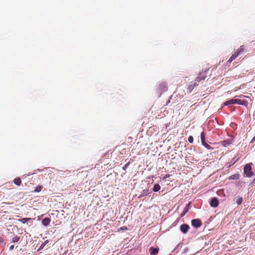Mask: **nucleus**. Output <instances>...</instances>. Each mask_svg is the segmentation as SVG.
Returning a JSON list of instances; mask_svg holds the SVG:
<instances>
[{"mask_svg": "<svg viewBox=\"0 0 255 255\" xmlns=\"http://www.w3.org/2000/svg\"><path fill=\"white\" fill-rule=\"evenodd\" d=\"M207 77V71H205L202 72H200L197 78H196L195 82L193 84H191L189 85V92L191 93L194 88L198 85V83L203 80H204Z\"/></svg>", "mask_w": 255, "mask_h": 255, "instance_id": "nucleus-1", "label": "nucleus"}, {"mask_svg": "<svg viewBox=\"0 0 255 255\" xmlns=\"http://www.w3.org/2000/svg\"><path fill=\"white\" fill-rule=\"evenodd\" d=\"M245 174L247 177H250L253 175V172L252 171V167L250 164H247L244 168Z\"/></svg>", "mask_w": 255, "mask_h": 255, "instance_id": "nucleus-2", "label": "nucleus"}, {"mask_svg": "<svg viewBox=\"0 0 255 255\" xmlns=\"http://www.w3.org/2000/svg\"><path fill=\"white\" fill-rule=\"evenodd\" d=\"M192 225L195 228H199L202 225V222L200 219H193L191 221Z\"/></svg>", "mask_w": 255, "mask_h": 255, "instance_id": "nucleus-3", "label": "nucleus"}, {"mask_svg": "<svg viewBox=\"0 0 255 255\" xmlns=\"http://www.w3.org/2000/svg\"><path fill=\"white\" fill-rule=\"evenodd\" d=\"M158 89L161 92H164L168 90V87L166 83H162L159 85Z\"/></svg>", "mask_w": 255, "mask_h": 255, "instance_id": "nucleus-4", "label": "nucleus"}, {"mask_svg": "<svg viewBox=\"0 0 255 255\" xmlns=\"http://www.w3.org/2000/svg\"><path fill=\"white\" fill-rule=\"evenodd\" d=\"M190 227L188 224H184L181 225L180 230L183 234H186L189 229Z\"/></svg>", "mask_w": 255, "mask_h": 255, "instance_id": "nucleus-5", "label": "nucleus"}, {"mask_svg": "<svg viewBox=\"0 0 255 255\" xmlns=\"http://www.w3.org/2000/svg\"><path fill=\"white\" fill-rule=\"evenodd\" d=\"M210 206L212 207L216 208L218 206L219 202L216 198H213L210 202Z\"/></svg>", "mask_w": 255, "mask_h": 255, "instance_id": "nucleus-6", "label": "nucleus"}, {"mask_svg": "<svg viewBox=\"0 0 255 255\" xmlns=\"http://www.w3.org/2000/svg\"><path fill=\"white\" fill-rule=\"evenodd\" d=\"M233 141V137L232 136H230L229 135H227V138L224 140V146H226V145H229Z\"/></svg>", "mask_w": 255, "mask_h": 255, "instance_id": "nucleus-7", "label": "nucleus"}, {"mask_svg": "<svg viewBox=\"0 0 255 255\" xmlns=\"http://www.w3.org/2000/svg\"><path fill=\"white\" fill-rule=\"evenodd\" d=\"M150 255H156L158 253L159 249L151 247L149 249Z\"/></svg>", "mask_w": 255, "mask_h": 255, "instance_id": "nucleus-8", "label": "nucleus"}, {"mask_svg": "<svg viewBox=\"0 0 255 255\" xmlns=\"http://www.w3.org/2000/svg\"><path fill=\"white\" fill-rule=\"evenodd\" d=\"M236 104L247 106L248 104V102L246 100H242L240 99H236Z\"/></svg>", "mask_w": 255, "mask_h": 255, "instance_id": "nucleus-9", "label": "nucleus"}, {"mask_svg": "<svg viewBox=\"0 0 255 255\" xmlns=\"http://www.w3.org/2000/svg\"><path fill=\"white\" fill-rule=\"evenodd\" d=\"M51 222V220L49 218H45L42 221V223L44 226H48Z\"/></svg>", "mask_w": 255, "mask_h": 255, "instance_id": "nucleus-10", "label": "nucleus"}, {"mask_svg": "<svg viewBox=\"0 0 255 255\" xmlns=\"http://www.w3.org/2000/svg\"><path fill=\"white\" fill-rule=\"evenodd\" d=\"M189 209V204L185 206V207L184 208L181 214V217H182L185 216V215L187 213V212L188 211Z\"/></svg>", "mask_w": 255, "mask_h": 255, "instance_id": "nucleus-11", "label": "nucleus"}, {"mask_svg": "<svg viewBox=\"0 0 255 255\" xmlns=\"http://www.w3.org/2000/svg\"><path fill=\"white\" fill-rule=\"evenodd\" d=\"M236 102V99L230 100L226 102L225 103H224V106H228L229 105L235 104Z\"/></svg>", "mask_w": 255, "mask_h": 255, "instance_id": "nucleus-12", "label": "nucleus"}, {"mask_svg": "<svg viewBox=\"0 0 255 255\" xmlns=\"http://www.w3.org/2000/svg\"><path fill=\"white\" fill-rule=\"evenodd\" d=\"M13 182L15 185L19 186L21 183V180L20 178L17 177L16 178H15L13 180Z\"/></svg>", "mask_w": 255, "mask_h": 255, "instance_id": "nucleus-13", "label": "nucleus"}, {"mask_svg": "<svg viewBox=\"0 0 255 255\" xmlns=\"http://www.w3.org/2000/svg\"><path fill=\"white\" fill-rule=\"evenodd\" d=\"M238 55H239V53H235L230 58V59H229L228 62H231L238 56Z\"/></svg>", "mask_w": 255, "mask_h": 255, "instance_id": "nucleus-14", "label": "nucleus"}, {"mask_svg": "<svg viewBox=\"0 0 255 255\" xmlns=\"http://www.w3.org/2000/svg\"><path fill=\"white\" fill-rule=\"evenodd\" d=\"M201 143L202 144L206 142H205V134L204 132H202L201 133Z\"/></svg>", "mask_w": 255, "mask_h": 255, "instance_id": "nucleus-15", "label": "nucleus"}, {"mask_svg": "<svg viewBox=\"0 0 255 255\" xmlns=\"http://www.w3.org/2000/svg\"><path fill=\"white\" fill-rule=\"evenodd\" d=\"M160 189V186L158 184H155L154 185L153 191L154 192H157Z\"/></svg>", "mask_w": 255, "mask_h": 255, "instance_id": "nucleus-16", "label": "nucleus"}, {"mask_svg": "<svg viewBox=\"0 0 255 255\" xmlns=\"http://www.w3.org/2000/svg\"><path fill=\"white\" fill-rule=\"evenodd\" d=\"M43 187L41 185H38L36 188L35 189H34V192H40L42 189Z\"/></svg>", "mask_w": 255, "mask_h": 255, "instance_id": "nucleus-17", "label": "nucleus"}, {"mask_svg": "<svg viewBox=\"0 0 255 255\" xmlns=\"http://www.w3.org/2000/svg\"><path fill=\"white\" fill-rule=\"evenodd\" d=\"M243 201L242 198L240 197H237L236 198V202L237 203V204L240 205L242 203Z\"/></svg>", "mask_w": 255, "mask_h": 255, "instance_id": "nucleus-18", "label": "nucleus"}, {"mask_svg": "<svg viewBox=\"0 0 255 255\" xmlns=\"http://www.w3.org/2000/svg\"><path fill=\"white\" fill-rule=\"evenodd\" d=\"M19 240V237L18 236H15L12 239V242L13 243L17 242Z\"/></svg>", "mask_w": 255, "mask_h": 255, "instance_id": "nucleus-19", "label": "nucleus"}, {"mask_svg": "<svg viewBox=\"0 0 255 255\" xmlns=\"http://www.w3.org/2000/svg\"><path fill=\"white\" fill-rule=\"evenodd\" d=\"M31 218H22L21 220H20V222H21L23 223H25L27 221L30 220Z\"/></svg>", "mask_w": 255, "mask_h": 255, "instance_id": "nucleus-20", "label": "nucleus"}, {"mask_svg": "<svg viewBox=\"0 0 255 255\" xmlns=\"http://www.w3.org/2000/svg\"><path fill=\"white\" fill-rule=\"evenodd\" d=\"M203 145L207 149H211V146L210 145H209L208 143H207L206 142H205L204 144H203Z\"/></svg>", "mask_w": 255, "mask_h": 255, "instance_id": "nucleus-21", "label": "nucleus"}, {"mask_svg": "<svg viewBox=\"0 0 255 255\" xmlns=\"http://www.w3.org/2000/svg\"><path fill=\"white\" fill-rule=\"evenodd\" d=\"M188 140L190 143H193V137L192 136H189L188 137Z\"/></svg>", "mask_w": 255, "mask_h": 255, "instance_id": "nucleus-22", "label": "nucleus"}, {"mask_svg": "<svg viewBox=\"0 0 255 255\" xmlns=\"http://www.w3.org/2000/svg\"><path fill=\"white\" fill-rule=\"evenodd\" d=\"M130 164V162H128V163H126L123 167V169L124 170H126L128 167V165H129Z\"/></svg>", "mask_w": 255, "mask_h": 255, "instance_id": "nucleus-23", "label": "nucleus"}, {"mask_svg": "<svg viewBox=\"0 0 255 255\" xmlns=\"http://www.w3.org/2000/svg\"><path fill=\"white\" fill-rule=\"evenodd\" d=\"M45 244H46V242H45L43 244H42V245H41V246L40 247V249H43L44 247Z\"/></svg>", "mask_w": 255, "mask_h": 255, "instance_id": "nucleus-24", "label": "nucleus"}, {"mask_svg": "<svg viewBox=\"0 0 255 255\" xmlns=\"http://www.w3.org/2000/svg\"><path fill=\"white\" fill-rule=\"evenodd\" d=\"M13 249H14V245H11V246H10L9 247V250L10 251L12 250Z\"/></svg>", "mask_w": 255, "mask_h": 255, "instance_id": "nucleus-25", "label": "nucleus"}, {"mask_svg": "<svg viewBox=\"0 0 255 255\" xmlns=\"http://www.w3.org/2000/svg\"><path fill=\"white\" fill-rule=\"evenodd\" d=\"M3 239L2 238L0 237V243H1L3 242Z\"/></svg>", "mask_w": 255, "mask_h": 255, "instance_id": "nucleus-26", "label": "nucleus"}, {"mask_svg": "<svg viewBox=\"0 0 255 255\" xmlns=\"http://www.w3.org/2000/svg\"><path fill=\"white\" fill-rule=\"evenodd\" d=\"M253 139H255V137L253 138Z\"/></svg>", "mask_w": 255, "mask_h": 255, "instance_id": "nucleus-27", "label": "nucleus"}]
</instances>
